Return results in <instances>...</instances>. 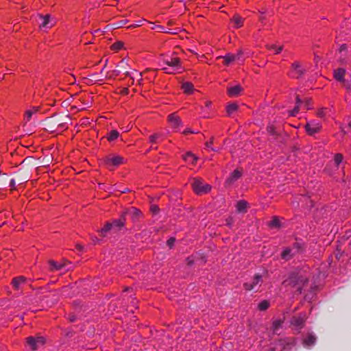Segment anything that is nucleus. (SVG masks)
I'll list each match as a JSON object with an SVG mask.
<instances>
[{
	"instance_id": "f257e3e1",
	"label": "nucleus",
	"mask_w": 351,
	"mask_h": 351,
	"mask_svg": "<svg viewBox=\"0 0 351 351\" xmlns=\"http://www.w3.org/2000/svg\"><path fill=\"white\" fill-rule=\"evenodd\" d=\"M308 276L303 271H297L291 273L289 278L284 280L283 285L285 287H291L295 288L301 293L303 287L308 283Z\"/></svg>"
},
{
	"instance_id": "f03ea898",
	"label": "nucleus",
	"mask_w": 351,
	"mask_h": 351,
	"mask_svg": "<svg viewBox=\"0 0 351 351\" xmlns=\"http://www.w3.org/2000/svg\"><path fill=\"white\" fill-rule=\"evenodd\" d=\"M191 186L195 193L197 195L208 193L211 189L210 184L205 183L202 179L199 178L193 179L191 182Z\"/></svg>"
},
{
	"instance_id": "7ed1b4c3",
	"label": "nucleus",
	"mask_w": 351,
	"mask_h": 351,
	"mask_svg": "<svg viewBox=\"0 0 351 351\" xmlns=\"http://www.w3.org/2000/svg\"><path fill=\"white\" fill-rule=\"evenodd\" d=\"M26 342L32 350H36L39 346L44 345L45 339L40 336L36 337L30 336L26 339Z\"/></svg>"
},
{
	"instance_id": "20e7f679",
	"label": "nucleus",
	"mask_w": 351,
	"mask_h": 351,
	"mask_svg": "<svg viewBox=\"0 0 351 351\" xmlns=\"http://www.w3.org/2000/svg\"><path fill=\"white\" fill-rule=\"evenodd\" d=\"M306 317V315L300 314L298 316H294L291 319V325L293 326L295 330H300L302 329L305 324Z\"/></svg>"
},
{
	"instance_id": "39448f33",
	"label": "nucleus",
	"mask_w": 351,
	"mask_h": 351,
	"mask_svg": "<svg viewBox=\"0 0 351 351\" xmlns=\"http://www.w3.org/2000/svg\"><path fill=\"white\" fill-rule=\"evenodd\" d=\"M243 52L241 50L239 51L237 54L228 53L225 56H219L218 58H223L224 60V64L228 65L231 62L237 60H241Z\"/></svg>"
},
{
	"instance_id": "423d86ee",
	"label": "nucleus",
	"mask_w": 351,
	"mask_h": 351,
	"mask_svg": "<svg viewBox=\"0 0 351 351\" xmlns=\"http://www.w3.org/2000/svg\"><path fill=\"white\" fill-rule=\"evenodd\" d=\"M305 129L308 134L313 136L320 131L321 125L317 121H311L306 124Z\"/></svg>"
},
{
	"instance_id": "0eeeda50",
	"label": "nucleus",
	"mask_w": 351,
	"mask_h": 351,
	"mask_svg": "<svg viewBox=\"0 0 351 351\" xmlns=\"http://www.w3.org/2000/svg\"><path fill=\"white\" fill-rule=\"evenodd\" d=\"M105 162L108 167L119 166L123 162V158L120 156H109L105 159Z\"/></svg>"
},
{
	"instance_id": "6e6552de",
	"label": "nucleus",
	"mask_w": 351,
	"mask_h": 351,
	"mask_svg": "<svg viewBox=\"0 0 351 351\" xmlns=\"http://www.w3.org/2000/svg\"><path fill=\"white\" fill-rule=\"evenodd\" d=\"M38 16L41 20V23L39 25L40 28H51L53 25L49 14L43 15L39 14Z\"/></svg>"
},
{
	"instance_id": "1a4fd4ad",
	"label": "nucleus",
	"mask_w": 351,
	"mask_h": 351,
	"mask_svg": "<svg viewBox=\"0 0 351 351\" xmlns=\"http://www.w3.org/2000/svg\"><path fill=\"white\" fill-rule=\"evenodd\" d=\"M291 69L293 72L292 77L299 78L305 73V70L301 67V65L298 62H293L291 65Z\"/></svg>"
},
{
	"instance_id": "9d476101",
	"label": "nucleus",
	"mask_w": 351,
	"mask_h": 351,
	"mask_svg": "<svg viewBox=\"0 0 351 351\" xmlns=\"http://www.w3.org/2000/svg\"><path fill=\"white\" fill-rule=\"evenodd\" d=\"M262 276L259 274H256L252 282H246L244 284V287L246 290L251 291L255 289L256 285L261 282Z\"/></svg>"
},
{
	"instance_id": "9b49d317",
	"label": "nucleus",
	"mask_w": 351,
	"mask_h": 351,
	"mask_svg": "<svg viewBox=\"0 0 351 351\" xmlns=\"http://www.w3.org/2000/svg\"><path fill=\"white\" fill-rule=\"evenodd\" d=\"M29 178V173L27 171H23L22 169H19L18 172H16L15 176V179L19 182V184H22L26 182Z\"/></svg>"
},
{
	"instance_id": "f8f14e48",
	"label": "nucleus",
	"mask_w": 351,
	"mask_h": 351,
	"mask_svg": "<svg viewBox=\"0 0 351 351\" xmlns=\"http://www.w3.org/2000/svg\"><path fill=\"white\" fill-rule=\"evenodd\" d=\"M346 73V70L343 68H338L337 69H335L333 71V75L335 79L341 82L344 83L345 82V75Z\"/></svg>"
},
{
	"instance_id": "ddd939ff",
	"label": "nucleus",
	"mask_w": 351,
	"mask_h": 351,
	"mask_svg": "<svg viewBox=\"0 0 351 351\" xmlns=\"http://www.w3.org/2000/svg\"><path fill=\"white\" fill-rule=\"evenodd\" d=\"M125 215L126 213H123L119 219H114L112 221V222H110L112 223L113 228L116 229L117 230H119L124 226L125 223Z\"/></svg>"
},
{
	"instance_id": "4468645a",
	"label": "nucleus",
	"mask_w": 351,
	"mask_h": 351,
	"mask_svg": "<svg viewBox=\"0 0 351 351\" xmlns=\"http://www.w3.org/2000/svg\"><path fill=\"white\" fill-rule=\"evenodd\" d=\"M168 120L171 123L172 128L176 129L181 126L182 121L179 117H178L175 113H172L168 116Z\"/></svg>"
},
{
	"instance_id": "2eb2a0df",
	"label": "nucleus",
	"mask_w": 351,
	"mask_h": 351,
	"mask_svg": "<svg viewBox=\"0 0 351 351\" xmlns=\"http://www.w3.org/2000/svg\"><path fill=\"white\" fill-rule=\"evenodd\" d=\"M67 263L68 262L66 261H64L61 263H58L53 260H50L49 261V264L50 265V270L52 271L61 270L62 269L64 268L66 266Z\"/></svg>"
},
{
	"instance_id": "dca6fc26",
	"label": "nucleus",
	"mask_w": 351,
	"mask_h": 351,
	"mask_svg": "<svg viewBox=\"0 0 351 351\" xmlns=\"http://www.w3.org/2000/svg\"><path fill=\"white\" fill-rule=\"evenodd\" d=\"M243 88L239 84L236 85L234 86L230 87L228 90V95L231 97H236L241 95Z\"/></svg>"
},
{
	"instance_id": "f3484780",
	"label": "nucleus",
	"mask_w": 351,
	"mask_h": 351,
	"mask_svg": "<svg viewBox=\"0 0 351 351\" xmlns=\"http://www.w3.org/2000/svg\"><path fill=\"white\" fill-rule=\"evenodd\" d=\"M126 214H129L133 222H136L140 219L143 214L140 210L132 207L129 211L125 212Z\"/></svg>"
},
{
	"instance_id": "a211bd4d",
	"label": "nucleus",
	"mask_w": 351,
	"mask_h": 351,
	"mask_svg": "<svg viewBox=\"0 0 351 351\" xmlns=\"http://www.w3.org/2000/svg\"><path fill=\"white\" fill-rule=\"evenodd\" d=\"M242 176V171L239 169H235L229 176L228 178H227L226 182L228 184H231L235 181H237L238 179H239Z\"/></svg>"
},
{
	"instance_id": "6ab92c4d",
	"label": "nucleus",
	"mask_w": 351,
	"mask_h": 351,
	"mask_svg": "<svg viewBox=\"0 0 351 351\" xmlns=\"http://www.w3.org/2000/svg\"><path fill=\"white\" fill-rule=\"evenodd\" d=\"M164 63L173 69L180 67V59L178 58H170L164 60Z\"/></svg>"
},
{
	"instance_id": "aec40b11",
	"label": "nucleus",
	"mask_w": 351,
	"mask_h": 351,
	"mask_svg": "<svg viewBox=\"0 0 351 351\" xmlns=\"http://www.w3.org/2000/svg\"><path fill=\"white\" fill-rule=\"evenodd\" d=\"M317 337L313 333H308L307 337L304 339L303 343L305 346L309 347L313 346L316 341Z\"/></svg>"
},
{
	"instance_id": "412c9836",
	"label": "nucleus",
	"mask_w": 351,
	"mask_h": 351,
	"mask_svg": "<svg viewBox=\"0 0 351 351\" xmlns=\"http://www.w3.org/2000/svg\"><path fill=\"white\" fill-rule=\"evenodd\" d=\"M296 254L291 250V247H287L281 254V257L282 259L285 261L290 260L292 257H293Z\"/></svg>"
},
{
	"instance_id": "4be33fe9",
	"label": "nucleus",
	"mask_w": 351,
	"mask_h": 351,
	"mask_svg": "<svg viewBox=\"0 0 351 351\" xmlns=\"http://www.w3.org/2000/svg\"><path fill=\"white\" fill-rule=\"evenodd\" d=\"M182 158L185 161L188 162H191L193 165H195L197 160V157L190 152L183 155Z\"/></svg>"
},
{
	"instance_id": "5701e85b",
	"label": "nucleus",
	"mask_w": 351,
	"mask_h": 351,
	"mask_svg": "<svg viewBox=\"0 0 351 351\" xmlns=\"http://www.w3.org/2000/svg\"><path fill=\"white\" fill-rule=\"evenodd\" d=\"M26 278L24 276H18L14 278L12 281V285L16 289H19L20 285L25 282Z\"/></svg>"
},
{
	"instance_id": "b1692460",
	"label": "nucleus",
	"mask_w": 351,
	"mask_h": 351,
	"mask_svg": "<svg viewBox=\"0 0 351 351\" xmlns=\"http://www.w3.org/2000/svg\"><path fill=\"white\" fill-rule=\"evenodd\" d=\"M182 89L186 94H191L193 91V85L191 82H185L182 84Z\"/></svg>"
},
{
	"instance_id": "393cba45",
	"label": "nucleus",
	"mask_w": 351,
	"mask_h": 351,
	"mask_svg": "<svg viewBox=\"0 0 351 351\" xmlns=\"http://www.w3.org/2000/svg\"><path fill=\"white\" fill-rule=\"evenodd\" d=\"M112 228V223H111L110 222H107L99 232L101 236L104 237H106V233Z\"/></svg>"
},
{
	"instance_id": "a878e982",
	"label": "nucleus",
	"mask_w": 351,
	"mask_h": 351,
	"mask_svg": "<svg viewBox=\"0 0 351 351\" xmlns=\"http://www.w3.org/2000/svg\"><path fill=\"white\" fill-rule=\"evenodd\" d=\"M247 203L245 201L241 200L237 204V211L239 213H245L246 211Z\"/></svg>"
},
{
	"instance_id": "bb28decb",
	"label": "nucleus",
	"mask_w": 351,
	"mask_h": 351,
	"mask_svg": "<svg viewBox=\"0 0 351 351\" xmlns=\"http://www.w3.org/2000/svg\"><path fill=\"white\" fill-rule=\"evenodd\" d=\"M232 21L234 23V27L239 28L243 25V19L241 16L235 15Z\"/></svg>"
},
{
	"instance_id": "cd10ccee",
	"label": "nucleus",
	"mask_w": 351,
	"mask_h": 351,
	"mask_svg": "<svg viewBox=\"0 0 351 351\" xmlns=\"http://www.w3.org/2000/svg\"><path fill=\"white\" fill-rule=\"evenodd\" d=\"M238 109V105L236 103L229 104L226 107V112L229 116L233 112H236Z\"/></svg>"
},
{
	"instance_id": "c85d7f7f",
	"label": "nucleus",
	"mask_w": 351,
	"mask_h": 351,
	"mask_svg": "<svg viewBox=\"0 0 351 351\" xmlns=\"http://www.w3.org/2000/svg\"><path fill=\"white\" fill-rule=\"evenodd\" d=\"M119 136V133L117 130H113L109 132L107 136L108 141H113L117 139Z\"/></svg>"
},
{
	"instance_id": "c756f323",
	"label": "nucleus",
	"mask_w": 351,
	"mask_h": 351,
	"mask_svg": "<svg viewBox=\"0 0 351 351\" xmlns=\"http://www.w3.org/2000/svg\"><path fill=\"white\" fill-rule=\"evenodd\" d=\"M291 248L297 254L302 251L303 245L301 243L295 242Z\"/></svg>"
},
{
	"instance_id": "7c9ffc66",
	"label": "nucleus",
	"mask_w": 351,
	"mask_h": 351,
	"mask_svg": "<svg viewBox=\"0 0 351 351\" xmlns=\"http://www.w3.org/2000/svg\"><path fill=\"white\" fill-rule=\"evenodd\" d=\"M266 47L269 49V50H274L275 51V53L276 54H278L280 53L282 49H283V46L281 45V46H279V47H276L275 45L274 44H271V45H266Z\"/></svg>"
},
{
	"instance_id": "2f4dec72",
	"label": "nucleus",
	"mask_w": 351,
	"mask_h": 351,
	"mask_svg": "<svg viewBox=\"0 0 351 351\" xmlns=\"http://www.w3.org/2000/svg\"><path fill=\"white\" fill-rule=\"evenodd\" d=\"M283 321L281 319L275 320L273 322L272 328L274 332H276L282 325Z\"/></svg>"
},
{
	"instance_id": "473e14b6",
	"label": "nucleus",
	"mask_w": 351,
	"mask_h": 351,
	"mask_svg": "<svg viewBox=\"0 0 351 351\" xmlns=\"http://www.w3.org/2000/svg\"><path fill=\"white\" fill-rule=\"evenodd\" d=\"M269 306V302L267 300H263L258 304V308L260 311H265L267 309Z\"/></svg>"
},
{
	"instance_id": "72a5a7b5",
	"label": "nucleus",
	"mask_w": 351,
	"mask_h": 351,
	"mask_svg": "<svg viewBox=\"0 0 351 351\" xmlns=\"http://www.w3.org/2000/svg\"><path fill=\"white\" fill-rule=\"evenodd\" d=\"M269 225L271 228H279L280 223L279 219L276 217H274L273 219L269 222Z\"/></svg>"
},
{
	"instance_id": "f704fd0d",
	"label": "nucleus",
	"mask_w": 351,
	"mask_h": 351,
	"mask_svg": "<svg viewBox=\"0 0 351 351\" xmlns=\"http://www.w3.org/2000/svg\"><path fill=\"white\" fill-rule=\"evenodd\" d=\"M34 114V112L32 110H28L25 113L24 120L27 123L30 121L32 115Z\"/></svg>"
},
{
	"instance_id": "c9c22d12",
	"label": "nucleus",
	"mask_w": 351,
	"mask_h": 351,
	"mask_svg": "<svg viewBox=\"0 0 351 351\" xmlns=\"http://www.w3.org/2000/svg\"><path fill=\"white\" fill-rule=\"evenodd\" d=\"M267 130L268 133L270 134L271 135L275 136L277 134L276 128L274 126V125H269L267 128Z\"/></svg>"
},
{
	"instance_id": "e433bc0d",
	"label": "nucleus",
	"mask_w": 351,
	"mask_h": 351,
	"mask_svg": "<svg viewBox=\"0 0 351 351\" xmlns=\"http://www.w3.org/2000/svg\"><path fill=\"white\" fill-rule=\"evenodd\" d=\"M343 160V156L341 154H337L335 156V162L338 165H339Z\"/></svg>"
},
{
	"instance_id": "4c0bfd02",
	"label": "nucleus",
	"mask_w": 351,
	"mask_h": 351,
	"mask_svg": "<svg viewBox=\"0 0 351 351\" xmlns=\"http://www.w3.org/2000/svg\"><path fill=\"white\" fill-rule=\"evenodd\" d=\"M300 110L299 106H295V108L289 112V115L291 117H295Z\"/></svg>"
},
{
	"instance_id": "58836bf2",
	"label": "nucleus",
	"mask_w": 351,
	"mask_h": 351,
	"mask_svg": "<svg viewBox=\"0 0 351 351\" xmlns=\"http://www.w3.org/2000/svg\"><path fill=\"white\" fill-rule=\"evenodd\" d=\"M160 134H154L149 136V141L152 143H156V140L159 138Z\"/></svg>"
},
{
	"instance_id": "ea45409f",
	"label": "nucleus",
	"mask_w": 351,
	"mask_h": 351,
	"mask_svg": "<svg viewBox=\"0 0 351 351\" xmlns=\"http://www.w3.org/2000/svg\"><path fill=\"white\" fill-rule=\"evenodd\" d=\"M123 45V43L117 42V43H115L113 44L112 48L116 50H119L122 48Z\"/></svg>"
},
{
	"instance_id": "a19ab883",
	"label": "nucleus",
	"mask_w": 351,
	"mask_h": 351,
	"mask_svg": "<svg viewBox=\"0 0 351 351\" xmlns=\"http://www.w3.org/2000/svg\"><path fill=\"white\" fill-rule=\"evenodd\" d=\"M176 241V239L174 237H171L167 241V245L171 248L173 245H174V243Z\"/></svg>"
},
{
	"instance_id": "79ce46f5",
	"label": "nucleus",
	"mask_w": 351,
	"mask_h": 351,
	"mask_svg": "<svg viewBox=\"0 0 351 351\" xmlns=\"http://www.w3.org/2000/svg\"><path fill=\"white\" fill-rule=\"evenodd\" d=\"M152 29H158L159 32H167V33H170V34H172L171 32L170 31H167L165 29V27L163 26H161V25H157L154 27H152Z\"/></svg>"
},
{
	"instance_id": "37998d69",
	"label": "nucleus",
	"mask_w": 351,
	"mask_h": 351,
	"mask_svg": "<svg viewBox=\"0 0 351 351\" xmlns=\"http://www.w3.org/2000/svg\"><path fill=\"white\" fill-rule=\"evenodd\" d=\"M150 210L154 214H157L159 211V208L156 205H152Z\"/></svg>"
},
{
	"instance_id": "c03bdc74",
	"label": "nucleus",
	"mask_w": 351,
	"mask_h": 351,
	"mask_svg": "<svg viewBox=\"0 0 351 351\" xmlns=\"http://www.w3.org/2000/svg\"><path fill=\"white\" fill-rule=\"evenodd\" d=\"M145 20H140L139 21L137 22V23L136 24H133V25H131L130 26H128V28H134V27H140L142 25V22H143Z\"/></svg>"
},
{
	"instance_id": "a18cd8bd",
	"label": "nucleus",
	"mask_w": 351,
	"mask_h": 351,
	"mask_svg": "<svg viewBox=\"0 0 351 351\" xmlns=\"http://www.w3.org/2000/svg\"><path fill=\"white\" fill-rule=\"evenodd\" d=\"M16 180L15 178H13L10 180V186L11 187V189L12 190L15 189V185H16Z\"/></svg>"
},
{
	"instance_id": "49530a36",
	"label": "nucleus",
	"mask_w": 351,
	"mask_h": 351,
	"mask_svg": "<svg viewBox=\"0 0 351 351\" xmlns=\"http://www.w3.org/2000/svg\"><path fill=\"white\" fill-rule=\"evenodd\" d=\"M304 105H305V107L307 109H309L311 108V99H306L304 101Z\"/></svg>"
},
{
	"instance_id": "de8ad7c7",
	"label": "nucleus",
	"mask_w": 351,
	"mask_h": 351,
	"mask_svg": "<svg viewBox=\"0 0 351 351\" xmlns=\"http://www.w3.org/2000/svg\"><path fill=\"white\" fill-rule=\"evenodd\" d=\"M197 134L198 132L197 131H193V130H191V129H186L185 130L184 132H183V134Z\"/></svg>"
},
{
	"instance_id": "09e8293b",
	"label": "nucleus",
	"mask_w": 351,
	"mask_h": 351,
	"mask_svg": "<svg viewBox=\"0 0 351 351\" xmlns=\"http://www.w3.org/2000/svg\"><path fill=\"white\" fill-rule=\"evenodd\" d=\"M344 86L346 87V88L348 90V91H351V82L349 83V82H344Z\"/></svg>"
},
{
	"instance_id": "8fccbe9b",
	"label": "nucleus",
	"mask_w": 351,
	"mask_h": 351,
	"mask_svg": "<svg viewBox=\"0 0 351 351\" xmlns=\"http://www.w3.org/2000/svg\"><path fill=\"white\" fill-rule=\"evenodd\" d=\"M295 100H296V106H298L300 107V106L301 105L302 101L298 95H296Z\"/></svg>"
},
{
	"instance_id": "3c124183",
	"label": "nucleus",
	"mask_w": 351,
	"mask_h": 351,
	"mask_svg": "<svg viewBox=\"0 0 351 351\" xmlns=\"http://www.w3.org/2000/svg\"><path fill=\"white\" fill-rule=\"evenodd\" d=\"M213 143V138H212L210 141L206 142L205 143V145H206V147L210 148L211 147V145Z\"/></svg>"
},
{
	"instance_id": "603ef678",
	"label": "nucleus",
	"mask_w": 351,
	"mask_h": 351,
	"mask_svg": "<svg viewBox=\"0 0 351 351\" xmlns=\"http://www.w3.org/2000/svg\"><path fill=\"white\" fill-rule=\"evenodd\" d=\"M186 261H187V265H189V266L192 265L193 264V262H194L193 259L190 258V257H189L186 259Z\"/></svg>"
},
{
	"instance_id": "864d4df0",
	"label": "nucleus",
	"mask_w": 351,
	"mask_h": 351,
	"mask_svg": "<svg viewBox=\"0 0 351 351\" xmlns=\"http://www.w3.org/2000/svg\"><path fill=\"white\" fill-rule=\"evenodd\" d=\"M346 49H347V47H346V45H344V44H343V45H341V47H340V48H339V51L341 53V52H343V51H346Z\"/></svg>"
},
{
	"instance_id": "5fc2aeb1",
	"label": "nucleus",
	"mask_w": 351,
	"mask_h": 351,
	"mask_svg": "<svg viewBox=\"0 0 351 351\" xmlns=\"http://www.w3.org/2000/svg\"><path fill=\"white\" fill-rule=\"evenodd\" d=\"M69 319L70 322H74L77 319V318L75 315L70 316Z\"/></svg>"
},
{
	"instance_id": "6e6d98bb",
	"label": "nucleus",
	"mask_w": 351,
	"mask_h": 351,
	"mask_svg": "<svg viewBox=\"0 0 351 351\" xmlns=\"http://www.w3.org/2000/svg\"><path fill=\"white\" fill-rule=\"evenodd\" d=\"M162 70H163L166 73H172V71H169V69L167 67L162 68Z\"/></svg>"
},
{
	"instance_id": "4d7b16f0",
	"label": "nucleus",
	"mask_w": 351,
	"mask_h": 351,
	"mask_svg": "<svg viewBox=\"0 0 351 351\" xmlns=\"http://www.w3.org/2000/svg\"><path fill=\"white\" fill-rule=\"evenodd\" d=\"M317 115H318L319 117H324V110H320V111H319V112H317Z\"/></svg>"
},
{
	"instance_id": "13d9d810",
	"label": "nucleus",
	"mask_w": 351,
	"mask_h": 351,
	"mask_svg": "<svg viewBox=\"0 0 351 351\" xmlns=\"http://www.w3.org/2000/svg\"><path fill=\"white\" fill-rule=\"evenodd\" d=\"M34 112V114L37 112L38 110H39V107L37 106V107H33L32 109Z\"/></svg>"
},
{
	"instance_id": "bf43d9fd",
	"label": "nucleus",
	"mask_w": 351,
	"mask_h": 351,
	"mask_svg": "<svg viewBox=\"0 0 351 351\" xmlns=\"http://www.w3.org/2000/svg\"><path fill=\"white\" fill-rule=\"evenodd\" d=\"M128 88H125L123 89L122 90V94H128Z\"/></svg>"
},
{
	"instance_id": "052dcab7",
	"label": "nucleus",
	"mask_w": 351,
	"mask_h": 351,
	"mask_svg": "<svg viewBox=\"0 0 351 351\" xmlns=\"http://www.w3.org/2000/svg\"><path fill=\"white\" fill-rule=\"evenodd\" d=\"M127 21H128L127 20H123V21H120V26H121V25H123L126 24Z\"/></svg>"
},
{
	"instance_id": "680f3d73",
	"label": "nucleus",
	"mask_w": 351,
	"mask_h": 351,
	"mask_svg": "<svg viewBox=\"0 0 351 351\" xmlns=\"http://www.w3.org/2000/svg\"><path fill=\"white\" fill-rule=\"evenodd\" d=\"M339 62L341 64H344L346 62L345 59L343 58H340Z\"/></svg>"
},
{
	"instance_id": "e2e57ef3",
	"label": "nucleus",
	"mask_w": 351,
	"mask_h": 351,
	"mask_svg": "<svg viewBox=\"0 0 351 351\" xmlns=\"http://www.w3.org/2000/svg\"><path fill=\"white\" fill-rule=\"evenodd\" d=\"M92 239L94 243L99 242V241L97 237H93Z\"/></svg>"
},
{
	"instance_id": "0e129e2a",
	"label": "nucleus",
	"mask_w": 351,
	"mask_h": 351,
	"mask_svg": "<svg viewBox=\"0 0 351 351\" xmlns=\"http://www.w3.org/2000/svg\"><path fill=\"white\" fill-rule=\"evenodd\" d=\"M107 62H108V60H106L105 65H104V66H103V69L101 70V73H102V72H103V71H104V68L106 66Z\"/></svg>"
},
{
	"instance_id": "69168bd1",
	"label": "nucleus",
	"mask_w": 351,
	"mask_h": 351,
	"mask_svg": "<svg viewBox=\"0 0 351 351\" xmlns=\"http://www.w3.org/2000/svg\"><path fill=\"white\" fill-rule=\"evenodd\" d=\"M211 150L213 151V152H217L219 149H216L215 147H210Z\"/></svg>"
},
{
	"instance_id": "338daca9",
	"label": "nucleus",
	"mask_w": 351,
	"mask_h": 351,
	"mask_svg": "<svg viewBox=\"0 0 351 351\" xmlns=\"http://www.w3.org/2000/svg\"><path fill=\"white\" fill-rule=\"evenodd\" d=\"M210 105V101H207V102L206 103V106L207 107H208Z\"/></svg>"
},
{
	"instance_id": "774afa93",
	"label": "nucleus",
	"mask_w": 351,
	"mask_h": 351,
	"mask_svg": "<svg viewBox=\"0 0 351 351\" xmlns=\"http://www.w3.org/2000/svg\"><path fill=\"white\" fill-rule=\"evenodd\" d=\"M120 64H121V66L122 67H123V64H125V62H124V61H123V60H122V61L120 62Z\"/></svg>"
}]
</instances>
